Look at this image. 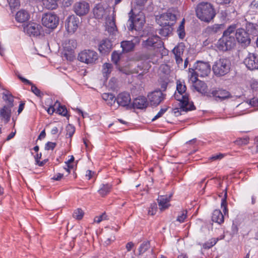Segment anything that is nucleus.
<instances>
[{
	"label": "nucleus",
	"instance_id": "obj_1",
	"mask_svg": "<svg viewBox=\"0 0 258 258\" xmlns=\"http://www.w3.org/2000/svg\"><path fill=\"white\" fill-rule=\"evenodd\" d=\"M197 18L201 21L209 23L216 17V11L214 6L209 2H201L196 8Z\"/></svg>",
	"mask_w": 258,
	"mask_h": 258
},
{
	"label": "nucleus",
	"instance_id": "obj_2",
	"mask_svg": "<svg viewBox=\"0 0 258 258\" xmlns=\"http://www.w3.org/2000/svg\"><path fill=\"white\" fill-rule=\"evenodd\" d=\"M190 73L189 80L191 82L197 81L198 77H205L208 76L211 72V66L208 62L198 61L195 66V69H189Z\"/></svg>",
	"mask_w": 258,
	"mask_h": 258
},
{
	"label": "nucleus",
	"instance_id": "obj_3",
	"mask_svg": "<svg viewBox=\"0 0 258 258\" xmlns=\"http://www.w3.org/2000/svg\"><path fill=\"white\" fill-rule=\"evenodd\" d=\"M143 47L147 49L153 50L156 52L162 49V53H166L167 50L164 48L163 42L157 35L149 36L142 42Z\"/></svg>",
	"mask_w": 258,
	"mask_h": 258
},
{
	"label": "nucleus",
	"instance_id": "obj_4",
	"mask_svg": "<svg viewBox=\"0 0 258 258\" xmlns=\"http://www.w3.org/2000/svg\"><path fill=\"white\" fill-rule=\"evenodd\" d=\"M128 15V30L130 31L141 30L145 23V17L144 14L142 12H139L138 14L135 15L133 13V10H131Z\"/></svg>",
	"mask_w": 258,
	"mask_h": 258
},
{
	"label": "nucleus",
	"instance_id": "obj_5",
	"mask_svg": "<svg viewBox=\"0 0 258 258\" xmlns=\"http://www.w3.org/2000/svg\"><path fill=\"white\" fill-rule=\"evenodd\" d=\"M231 62L227 58H220L213 65L212 70L217 77H222L227 74L230 70Z\"/></svg>",
	"mask_w": 258,
	"mask_h": 258
},
{
	"label": "nucleus",
	"instance_id": "obj_6",
	"mask_svg": "<svg viewBox=\"0 0 258 258\" xmlns=\"http://www.w3.org/2000/svg\"><path fill=\"white\" fill-rule=\"evenodd\" d=\"M78 59L79 61L87 64H93L97 61L98 55L94 50L85 49L79 53Z\"/></svg>",
	"mask_w": 258,
	"mask_h": 258
},
{
	"label": "nucleus",
	"instance_id": "obj_7",
	"mask_svg": "<svg viewBox=\"0 0 258 258\" xmlns=\"http://www.w3.org/2000/svg\"><path fill=\"white\" fill-rule=\"evenodd\" d=\"M41 21L44 26L54 29L58 25L59 18L53 13H46L43 15Z\"/></svg>",
	"mask_w": 258,
	"mask_h": 258
},
{
	"label": "nucleus",
	"instance_id": "obj_8",
	"mask_svg": "<svg viewBox=\"0 0 258 258\" xmlns=\"http://www.w3.org/2000/svg\"><path fill=\"white\" fill-rule=\"evenodd\" d=\"M176 20V15L170 11L163 13L160 16H157L156 17L157 23L162 26H171L174 24Z\"/></svg>",
	"mask_w": 258,
	"mask_h": 258
},
{
	"label": "nucleus",
	"instance_id": "obj_9",
	"mask_svg": "<svg viewBox=\"0 0 258 258\" xmlns=\"http://www.w3.org/2000/svg\"><path fill=\"white\" fill-rule=\"evenodd\" d=\"M235 44V37L223 34L218 41L217 47L220 50L227 51L233 48Z\"/></svg>",
	"mask_w": 258,
	"mask_h": 258
},
{
	"label": "nucleus",
	"instance_id": "obj_10",
	"mask_svg": "<svg viewBox=\"0 0 258 258\" xmlns=\"http://www.w3.org/2000/svg\"><path fill=\"white\" fill-rule=\"evenodd\" d=\"M80 23V19L78 17L71 15L66 20L65 27L68 33H74L78 29Z\"/></svg>",
	"mask_w": 258,
	"mask_h": 258
},
{
	"label": "nucleus",
	"instance_id": "obj_11",
	"mask_svg": "<svg viewBox=\"0 0 258 258\" xmlns=\"http://www.w3.org/2000/svg\"><path fill=\"white\" fill-rule=\"evenodd\" d=\"M13 98H7L8 104L0 110V115L6 122H8L11 116V108L14 106Z\"/></svg>",
	"mask_w": 258,
	"mask_h": 258
},
{
	"label": "nucleus",
	"instance_id": "obj_12",
	"mask_svg": "<svg viewBox=\"0 0 258 258\" xmlns=\"http://www.w3.org/2000/svg\"><path fill=\"white\" fill-rule=\"evenodd\" d=\"M191 82L192 83V90L194 92H197L202 95L210 97V92H208V87L205 82L200 81L198 79L197 81Z\"/></svg>",
	"mask_w": 258,
	"mask_h": 258
},
{
	"label": "nucleus",
	"instance_id": "obj_13",
	"mask_svg": "<svg viewBox=\"0 0 258 258\" xmlns=\"http://www.w3.org/2000/svg\"><path fill=\"white\" fill-rule=\"evenodd\" d=\"M177 100L178 101V105L183 112H187L196 109L194 102L190 101L189 98H181Z\"/></svg>",
	"mask_w": 258,
	"mask_h": 258
},
{
	"label": "nucleus",
	"instance_id": "obj_14",
	"mask_svg": "<svg viewBox=\"0 0 258 258\" xmlns=\"http://www.w3.org/2000/svg\"><path fill=\"white\" fill-rule=\"evenodd\" d=\"M140 42V38L139 36H134L131 40L122 41L121 42V47L122 51L128 52L133 51L135 47Z\"/></svg>",
	"mask_w": 258,
	"mask_h": 258
},
{
	"label": "nucleus",
	"instance_id": "obj_15",
	"mask_svg": "<svg viewBox=\"0 0 258 258\" xmlns=\"http://www.w3.org/2000/svg\"><path fill=\"white\" fill-rule=\"evenodd\" d=\"M42 26L36 23H31L24 27V32L30 36H38L42 31Z\"/></svg>",
	"mask_w": 258,
	"mask_h": 258
},
{
	"label": "nucleus",
	"instance_id": "obj_16",
	"mask_svg": "<svg viewBox=\"0 0 258 258\" xmlns=\"http://www.w3.org/2000/svg\"><path fill=\"white\" fill-rule=\"evenodd\" d=\"M75 13L79 16H83L89 11V4L85 1H81L75 4L73 7Z\"/></svg>",
	"mask_w": 258,
	"mask_h": 258
},
{
	"label": "nucleus",
	"instance_id": "obj_17",
	"mask_svg": "<svg viewBox=\"0 0 258 258\" xmlns=\"http://www.w3.org/2000/svg\"><path fill=\"white\" fill-rule=\"evenodd\" d=\"M244 63L250 70L258 69V56L255 54H249L245 58Z\"/></svg>",
	"mask_w": 258,
	"mask_h": 258
},
{
	"label": "nucleus",
	"instance_id": "obj_18",
	"mask_svg": "<svg viewBox=\"0 0 258 258\" xmlns=\"http://www.w3.org/2000/svg\"><path fill=\"white\" fill-rule=\"evenodd\" d=\"M184 50V46L182 44H180L175 46L172 50L178 67H181V66H182V62H183L182 56L183 55Z\"/></svg>",
	"mask_w": 258,
	"mask_h": 258
},
{
	"label": "nucleus",
	"instance_id": "obj_19",
	"mask_svg": "<svg viewBox=\"0 0 258 258\" xmlns=\"http://www.w3.org/2000/svg\"><path fill=\"white\" fill-rule=\"evenodd\" d=\"M235 37L240 43L246 44L250 42V39L248 33L242 28H239L236 30Z\"/></svg>",
	"mask_w": 258,
	"mask_h": 258
},
{
	"label": "nucleus",
	"instance_id": "obj_20",
	"mask_svg": "<svg viewBox=\"0 0 258 258\" xmlns=\"http://www.w3.org/2000/svg\"><path fill=\"white\" fill-rule=\"evenodd\" d=\"M132 108L143 109L149 104L147 98H133Z\"/></svg>",
	"mask_w": 258,
	"mask_h": 258
},
{
	"label": "nucleus",
	"instance_id": "obj_21",
	"mask_svg": "<svg viewBox=\"0 0 258 258\" xmlns=\"http://www.w3.org/2000/svg\"><path fill=\"white\" fill-rule=\"evenodd\" d=\"M19 78L25 84L30 85L31 86V91L37 97H41V96L44 95H50L49 94L46 92H43L41 91L37 87L34 85L29 80L21 76H18Z\"/></svg>",
	"mask_w": 258,
	"mask_h": 258
},
{
	"label": "nucleus",
	"instance_id": "obj_22",
	"mask_svg": "<svg viewBox=\"0 0 258 258\" xmlns=\"http://www.w3.org/2000/svg\"><path fill=\"white\" fill-rule=\"evenodd\" d=\"M112 44L111 41L108 39H105L102 40L99 45V50L102 54H106L110 52L112 49Z\"/></svg>",
	"mask_w": 258,
	"mask_h": 258
},
{
	"label": "nucleus",
	"instance_id": "obj_23",
	"mask_svg": "<svg viewBox=\"0 0 258 258\" xmlns=\"http://www.w3.org/2000/svg\"><path fill=\"white\" fill-rule=\"evenodd\" d=\"M224 25L223 24H215L214 25L208 26L205 32L209 35H214L217 33H221L223 29Z\"/></svg>",
	"mask_w": 258,
	"mask_h": 258
},
{
	"label": "nucleus",
	"instance_id": "obj_24",
	"mask_svg": "<svg viewBox=\"0 0 258 258\" xmlns=\"http://www.w3.org/2000/svg\"><path fill=\"white\" fill-rule=\"evenodd\" d=\"M158 205L160 210H164L169 207L170 197L167 196H161L158 199Z\"/></svg>",
	"mask_w": 258,
	"mask_h": 258
},
{
	"label": "nucleus",
	"instance_id": "obj_25",
	"mask_svg": "<svg viewBox=\"0 0 258 258\" xmlns=\"http://www.w3.org/2000/svg\"><path fill=\"white\" fill-rule=\"evenodd\" d=\"M15 19L18 22H25L30 19V14L25 10H21L16 13Z\"/></svg>",
	"mask_w": 258,
	"mask_h": 258
},
{
	"label": "nucleus",
	"instance_id": "obj_26",
	"mask_svg": "<svg viewBox=\"0 0 258 258\" xmlns=\"http://www.w3.org/2000/svg\"><path fill=\"white\" fill-rule=\"evenodd\" d=\"M210 94L212 95L213 97H231L228 91L218 88H214L211 89Z\"/></svg>",
	"mask_w": 258,
	"mask_h": 258
},
{
	"label": "nucleus",
	"instance_id": "obj_27",
	"mask_svg": "<svg viewBox=\"0 0 258 258\" xmlns=\"http://www.w3.org/2000/svg\"><path fill=\"white\" fill-rule=\"evenodd\" d=\"M118 105L125 107L126 109H132V100L131 98H115Z\"/></svg>",
	"mask_w": 258,
	"mask_h": 258
},
{
	"label": "nucleus",
	"instance_id": "obj_28",
	"mask_svg": "<svg viewBox=\"0 0 258 258\" xmlns=\"http://www.w3.org/2000/svg\"><path fill=\"white\" fill-rule=\"evenodd\" d=\"M212 220L213 222L221 224L224 221L223 214L220 210H215L214 211L212 216Z\"/></svg>",
	"mask_w": 258,
	"mask_h": 258
},
{
	"label": "nucleus",
	"instance_id": "obj_29",
	"mask_svg": "<svg viewBox=\"0 0 258 258\" xmlns=\"http://www.w3.org/2000/svg\"><path fill=\"white\" fill-rule=\"evenodd\" d=\"M106 29L110 34H113L116 31L117 28L115 23V20L112 18H108L106 22Z\"/></svg>",
	"mask_w": 258,
	"mask_h": 258
},
{
	"label": "nucleus",
	"instance_id": "obj_30",
	"mask_svg": "<svg viewBox=\"0 0 258 258\" xmlns=\"http://www.w3.org/2000/svg\"><path fill=\"white\" fill-rule=\"evenodd\" d=\"M38 2H41L44 8L48 10H54L57 7V3L56 0H36Z\"/></svg>",
	"mask_w": 258,
	"mask_h": 258
},
{
	"label": "nucleus",
	"instance_id": "obj_31",
	"mask_svg": "<svg viewBox=\"0 0 258 258\" xmlns=\"http://www.w3.org/2000/svg\"><path fill=\"white\" fill-rule=\"evenodd\" d=\"M112 187L110 183L102 184L98 192L101 196L105 197L110 192Z\"/></svg>",
	"mask_w": 258,
	"mask_h": 258
},
{
	"label": "nucleus",
	"instance_id": "obj_32",
	"mask_svg": "<svg viewBox=\"0 0 258 258\" xmlns=\"http://www.w3.org/2000/svg\"><path fill=\"white\" fill-rule=\"evenodd\" d=\"M162 90L160 89H156L153 92H151L150 95L149 94L147 97H164L166 96V94L163 93V91H165L166 88V85L163 84L161 86Z\"/></svg>",
	"mask_w": 258,
	"mask_h": 258
},
{
	"label": "nucleus",
	"instance_id": "obj_33",
	"mask_svg": "<svg viewBox=\"0 0 258 258\" xmlns=\"http://www.w3.org/2000/svg\"><path fill=\"white\" fill-rule=\"evenodd\" d=\"M186 90V86L180 81L177 82L176 90L182 97H188L185 93Z\"/></svg>",
	"mask_w": 258,
	"mask_h": 258
},
{
	"label": "nucleus",
	"instance_id": "obj_34",
	"mask_svg": "<svg viewBox=\"0 0 258 258\" xmlns=\"http://www.w3.org/2000/svg\"><path fill=\"white\" fill-rule=\"evenodd\" d=\"M57 105L56 108V113L63 116H67L68 111L66 106L61 105L58 101Z\"/></svg>",
	"mask_w": 258,
	"mask_h": 258
},
{
	"label": "nucleus",
	"instance_id": "obj_35",
	"mask_svg": "<svg viewBox=\"0 0 258 258\" xmlns=\"http://www.w3.org/2000/svg\"><path fill=\"white\" fill-rule=\"evenodd\" d=\"M184 23L185 20L183 19L180 23L177 30V32L178 33V36L180 38L183 39L185 35V33L184 31Z\"/></svg>",
	"mask_w": 258,
	"mask_h": 258
},
{
	"label": "nucleus",
	"instance_id": "obj_36",
	"mask_svg": "<svg viewBox=\"0 0 258 258\" xmlns=\"http://www.w3.org/2000/svg\"><path fill=\"white\" fill-rule=\"evenodd\" d=\"M112 66L109 63H105L103 65L102 73L104 77L107 78L112 71Z\"/></svg>",
	"mask_w": 258,
	"mask_h": 258
},
{
	"label": "nucleus",
	"instance_id": "obj_37",
	"mask_svg": "<svg viewBox=\"0 0 258 258\" xmlns=\"http://www.w3.org/2000/svg\"><path fill=\"white\" fill-rule=\"evenodd\" d=\"M150 247V242L149 241L143 242L139 248V254L140 255L143 254Z\"/></svg>",
	"mask_w": 258,
	"mask_h": 258
},
{
	"label": "nucleus",
	"instance_id": "obj_38",
	"mask_svg": "<svg viewBox=\"0 0 258 258\" xmlns=\"http://www.w3.org/2000/svg\"><path fill=\"white\" fill-rule=\"evenodd\" d=\"M187 217V211L186 210H182L179 212L176 218V221L179 223H183Z\"/></svg>",
	"mask_w": 258,
	"mask_h": 258
},
{
	"label": "nucleus",
	"instance_id": "obj_39",
	"mask_svg": "<svg viewBox=\"0 0 258 258\" xmlns=\"http://www.w3.org/2000/svg\"><path fill=\"white\" fill-rule=\"evenodd\" d=\"M218 238H211L203 245V247L204 249H209L213 247L214 245H215L218 241Z\"/></svg>",
	"mask_w": 258,
	"mask_h": 258
},
{
	"label": "nucleus",
	"instance_id": "obj_40",
	"mask_svg": "<svg viewBox=\"0 0 258 258\" xmlns=\"http://www.w3.org/2000/svg\"><path fill=\"white\" fill-rule=\"evenodd\" d=\"M227 193L226 191L224 194V197L222 199L221 204V209L223 210V212L225 215L226 214H228V210L227 209Z\"/></svg>",
	"mask_w": 258,
	"mask_h": 258
},
{
	"label": "nucleus",
	"instance_id": "obj_41",
	"mask_svg": "<svg viewBox=\"0 0 258 258\" xmlns=\"http://www.w3.org/2000/svg\"><path fill=\"white\" fill-rule=\"evenodd\" d=\"M66 137L71 139L75 132V127L74 125L69 124L66 126Z\"/></svg>",
	"mask_w": 258,
	"mask_h": 258
},
{
	"label": "nucleus",
	"instance_id": "obj_42",
	"mask_svg": "<svg viewBox=\"0 0 258 258\" xmlns=\"http://www.w3.org/2000/svg\"><path fill=\"white\" fill-rule=\"evenodd\" d=\"M249 138L247 136H245L243 138H238L235 143L238 145H247L249 142Z\"/></svg>",
	"mask_w": 258,
	"mask_h": 258
},
{
	"label": "nucleus",
	"instance_id": "obj_43",
	"mask_svg": "<svg viewBox=\"0 0 258 258\" xmlns=\"http://www.w3.org/2000/svg\"><path fill=\"white\" fill-rule=\"evenodd\" d=\"M235 26H230L228 29L225 30L223 34L226 35H228L230 36H233L235 37Z\"/></svg>",
	"mask_w": 258,
	"mask_h": 258
},
{
	"label": "nucleus",
	"instance_id": "obj_44",
	"mask_svg": "<svg viewBox=\"0 0 258 258\" xmlns=\"http://www.w3.org/2000/svg\"><path fill=\"white\" fill-rule=\"evenodd\" d=\"M121 55V53L118 52L116 51H114L111 55V59L112 61L115 64H117L118 62L119 61L120 56Z\"/></svg>",
	"mask_w": 258,
	"mask_h": 258
},
{
	"label": "nucleus",
	"instance_id": "obj_45",
	"mask_svg": "<svg viewBox=\"0 0 258 258\" xmlns=\"http://www.w3.org/2000/svg\"><path fill=\"white\" fill-rule=\"evenodd\" d=\"M73 217L78 220H81L84 216V212L81 209L78 208L73 213Z\"/></svg>",
	"mask_w": 258,
	"mask_h": 258
},
{
	"label": "nucleus",
	"instance_id": "obj_46",
	"mask_svg": "<svg viewBox=\"0 0 258 258\" xmlns=\"http://www.w3.org/2000/svg\"><path fill=\"white\" fill-rule=\"evenodd\" d=\"M57 103H58V101H56L54 104L49 105V107H48L47 109H46L47 113L49 114L52 115L55 111H56V108L57 107Z\"/></svg>",
	"mask_w": 258,
	"mask_h": 258
},
{
	"label": "nucleus",
	"instance_id": "obj_47",
	"mask_svg": "<svg viewBox=\"0 0 258 258\" xmlns=\"http://www.w3.org/2000/svg\"><path fill=\"white\" fill-rule=\"evenodd\" d=\"M182 111L178 106L177 107L173 108L170 111V113L176 117L182 115Z\"/></svg>",
	"mask_w": 258,
	"mask_h": 258
},
{
	"label": "nucleus",
	"instance_id": "obj_48",
	"mask_svg": "<svg viewBox=\"0 0 258 258\" xmlns=\"http://www.w3.org/2000/svg\"><path fill=\"white\" fill-rule=\"evenodd\" d=\"M164 98H152L150 100V104L151 106H158L163 100Z\"/></svg>",
	"mask_w": 258,
	"mask_h": 258
},
{
	"label": "nucleus",
	"instance_id": "obj_49",
	"mask_svg": "<svg viewBox=\"0 0 258 258\" xmlns=\"http://www.w3.org/2000/svg\"><path fill=\"white\" fill-rule=\"evenodd\" d=\"M157 205L156 203H153L150 205L148 210V214L150 215H154L157 211Z\"/></svg>",
	"mask_w": 258,
	"mask_h": 258
},
{
	"label": "nucleus",
	"instance_id": "obj_50",
	"mask_svg": "<svg viewBox=\"0 0 258 258\" xmlns=\"http://www.w3.org/2000/svg\"><path fill=\"white\" fill-rule=\"evenodd\" d=\"M168 107H164L160 109L158 113L152 119V121H154L158 118L161 117L163 114L168 110Z\"/></svg>",
	"mask_w": 258,
	"mask_h": 258
},
{
	"label": "nucleus",
	"instance_id": "obj_51",
	"mask_svg": "<svg viewBox=\"0 0 258 258\" xmlns=\"http://www.w3.org/2000/svg\"><path fill=\"white\" fill-rule=\"evenodd\" d=\"M104 102L110 106L115 104L116 102V99L115 98H102Z\"/></svg>",
	"mask_w": 258,
	"mask_h": 258
},
{
	"label": "nucleus",
	"instance_id": "obj_52",
	"mask_svg": "<svg viewBox=\"0 0 258 258\" xmlns=\"http://www.w3.org/2000/svg\"><path fill=\"white\" fill-rule=\"evenodd\" d=\"M249 105L251 106L254 107H257L258 108V98H251L248 103V101L246 102Z\"/></svg>",
	"mask_w": 258,
	"mask_h": 258
},
{
	"label": "nucleus",
	"instance_id": "obj_53",
	"mask_svg": "<svg viewBox=\"0 0 258 258\" xmlns=\"http://www.w3.org/2000/svg\"><path fill=\"white\" fill-rule=\"evenodd\" d=\"M56 143L54 142H48L45 145V150H53L56 147Z\"/></svg>",
	"mask_w": 258,
	"mask_h": 258
},
{
	"label": "nucleus",
	"instance_id": "obj_54",
	"mask_svg": "<svg viewBox=\"0 0 258 258\" xmlns=\"http://www.w3.org/2000/svg\"><path fill=\"white\" fill-rule=\"evenodd\" d=\"M225 156V155L222 153H219L215 155H213L210 157V159L212 161L219 160L222 159Z\"/></svg>",
	"mask_w": 258,
	"mask_h": 258
},
{
	"label": "nucleus",
	"instance_id": "obj_55",
	"mask_svg": "<svg viewBox=\"0 0 258 258\" xmlns=\"http://www.w3.org/2000/svg\"><path fill=\"white\" fill-rule=\"evenodd\" d=\"M106 217H107V216H106L105 213L102 214V215H101L99 216H96L94 218V222H96L97 223H99L102 221L106 219Z\"/></svg>",
	"mask_w": 258,
	"mask_h": 258
},
{
	"label": "nucleus",
	"instance_id": "obj_56",
	"mask_svg": "<svg viewBox=\"0 0 258 258\" xmlns=\"http://www.w3.org/2000/svg\"><path fill=\"white\" fill-rule=\"evenodd\" d=\"M11 7H16L19 4V0H8Z\"/></svg>",
	"mask_w": 258,
	"mask_h": 258
},
{
	"label": "nucleus",
	"instance_id": "obj_57",
	"mask_svg": "<svg viewBox=\"0 0 258 258\" xmlns=\"http://www.w3.org/2000/svg\"><path fill=\"white\" fill-rule=\"evenodd\" d=\"M25 103L24 101H21L19 106L18 113V114H20L22 111L23 110L25 107Z\"/></svg>",
	"mask_w": 258,
	"mask_h": 258
},
{
	"label": "nucleus",
	"instance_id": "obj_58",
	"mask_svg": "<svg viewBox=\"0 0 258 258\" xmlns=\"http://www.w3.org/2000/svg\"><path fill=\"white\" fill-rule=\"evenodd\" d=\"M63 176V174L58 173L54 175V176L52 177V179L56 181H59L62 178Z\"/></svg>",
	"mask_w": 258,
	"mask_h": 258
},
{
	"label": "nucleus",
	"instance_id": "obj_59",
	"mask_svg": "<svg viewBox=\"0 0 258 258\" xmlns=\"http://www.w3.org/2000/svg\"><path fill=\"white\" fill-rule=\"evenodd\" d=\"M2 94L3 95V97H14L12 94L11 93V92L7 90H3Z\"/></svg>",
	"mask_w": 258,
	"mask_h": 258
},
{
	"label": "nucleus",
	"instance_id": "obj_60",
	"mask_svg": "<svg viewBox=\"0 0 258 258\" xmlns=\"http://www.w3.org/2000/svg\"><path fill=\"white\" fill-rule=\"evenodd\" d=\"M93 173H94L92 172V171H91L90 170H87L86 173L85 175L87 179L90 180L92 178Z\"/></svg>",
	"mask_w": 258,
	"mask_h": 258
},
{
	"label": "nucleus",
	"instance_id": "obj_61",
	"mask_svg": "<svg viewBox=\"0 0 258 258\" xmlns=\"http://www.w3.org/2000/svg\"><path fill=\"white\" fill-rule=\"evenodd\" d=\"M134 244L132 242H129L126 243V248L127 250V251H130L131 250L132 248L134 247Z\"/></svg>",
	"mask_w": 258,
	"mask_h": 258
},
{
	"label": "nucleus",
	"instance_id": "obj_62",
	"mask_svg": "<svg viewBox=\"0 0 258 258\" xmlns=\"http://www.w3.org/2000/svg\"><path fill=\"white\" fill-rule=\"evenodd\" d=\"M251 87L253 90H256L258 88V81H253L251 83Z\"/></svg>",
	"mask_w": 258,
	"mask_h": 258
},
{
	"label": "nucleus",
	"instance_id": "obj_63",
	"mask_svg": "<svg viewBox=\"0 0 258 258\" xmlns=\"http://www.w3.org/2000/svg\"><path fill=\"white\" fill-rule=\"evenodd\" d=\"M69 44H71L72 45V47H71L70 48L71 50L75 48L77 46V42L75 40H69Z\"/></svg>",
	"mask_w": 258,
	"mask_h": 258
},
{
	"label": "nucleus",
	"instance_id": "obj_64",
	"mask_svg": "<svg viewBox=\"0 0 258 258\" xmlns=\"http://www.w3.org/2000/svg\"><path fill=\"white\" fill-rule=\"evenodd\" d=\"M188 63V58H186L184 60V63L183 64V62H182V66H181V67H178V68L181 69H185L187 67Z\"/></svg>",
	"mask_w": 258,
	"mask_h": 258
}]
</instances>
